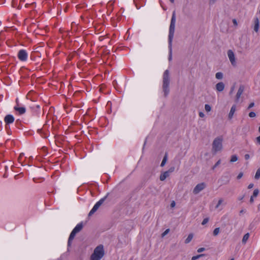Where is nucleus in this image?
<instances>
[{"label":"nucleus","instance_id":"1","mask_svg":"<svg viewBox=\"0 0 260 260\" xmlns=\"http://www.w3.org/2000/svg\"><path fill=\"white\" fill-rule=\"evenodd\" d=\"M176 23V14L175 12L174 11L172 14V17L171 20V23L169 28V60L171 61L172 59V42L174 37L175 27Z\"/></svg>","mask_w":260,"mask_h":260},{"label":"nucleus","instance_id":"2","mask_svg":"<svg viewBox=\"0 0 260 260\" xmlns=\"http://www.w3.org/2000/svg\"><path fill=\"white\" fill-rule=\"evenodd\" d=\"M170 83V72L168 70H166L162 76V91L164 96H167L170 92L169 85Z\"/></svg>","mask_w":260,"mask_h":260},{"label":"nucleus","instance_id":"3","mask_svg":"<svg viewBox=\"0 0 260 260\" xmlns=\"http://www.w3.org/2000/svg\"><path fill=\"white\" fill-rule=\"evenodd\" d=\"M105 255L104 246L100 244L96 246L90 256V260H101Z\"/></svg>","mask_w":260,"mask_h":260},{"label":"nucleus","instance_id":"4","mask_svg":"<svg viewBox=\"0 0 260 260\" xmlns=\"http://www.w3.org/2000/svg\"><path fill=\"white\" fill-rule=\"evenodd\" d=\"M223 138L222 137H218L216 138L212 143V151L216 153L218 151H220L222 149V143Z\"/></svg>","mask_w":260,"mask_h":260},{"label":"nucleus","instance_id":"5","mask_svg":"<svg viewBox=\"0 0 260 260\" xmlns=\"http://www.w3.org/2000/svg\"><path fill=\"white\" fill-rule=\"evenodd\" d=\"M83 228V224L82 222L79 223L75 226V228L72 231L69 240H68V245L70 246L72 240L74 239L76 235L80 232Z\"/></svg>","mask_w":260,"mask_h":260},{"label":"nucleus","instance_id":"6","mask_svg":"<svg viewBox=\"0 0 260 260\" xmlns=\"http://www.w3.org/2000/svg\"><path fill=\"white\" fill-rule=\"evenodd\" d=\"M106 198V197L101 199L99 201H98L93 206L92 209L91 210V211L89 212L88 214V216H91L93 214H94L97 210L99 209V208L101 206V205L104 203L105 199Z\"/></svg>","mask_w":260,"mask_h":260},{"label":"nucleus","instance_id":"7","mask_svg":"<svg viewBox=\"0 0 260 260\" xmlns=\"http://www.w3.org/2000/svg\"><path fill=\"white\" fill-rule=\"evenodd\" d=\"M206 186V184L204 182L198 184L193 189V193L194 194H198L200 191L203 190Z\"/></svg>","mask_w":260,"mask_h":260},{"label":"nucleus","instance_id":"8","mask_svg":"<svg viewBox=\"0 0 260 260\" xmlns=\"http://www.w3.org/2000/svg\"><path fill=\"white\" fill-rule=\"evenodd\" d=\"M227 54L231 64L233 66H235L236 65V61L234 52L232 50H229Z\"/></svg>","mask_w":260,"mask_h":260},{"label":"nucleus","instance_id":"9","mask_svg":"<svg viewBox=\"0 0 260 260\" xmlns=\"http://www.w3.org/2000/svg\"><path fill=\"white\" fill-rule=\"evenodd\" d=\"M18 57L21 61H26L27 58V53L25 50L21 49L18 53Z\"/></svg>","mask_w":260,"mask_h":260},{"label":"nucleus","instance_id":"10","mask_svg":"<svg viewBox=\"0 0 260 260\" xmlns=\"http://www.w3.org/2000/svg\"><path fill=\"white\" fill-rule=\"evenodd\" d=\"M17 106L14 107V109L16 111L18 112L20 114H23L25 113L26 110L24 107H19V103L18 101V99L16 100Z\"/></svg>","mask_w":260,"mask_h":260},{"label":"nucleus","instance_id":"11","mask_svg":"<svg viewBox=\"0 0 260 260\" xmlns=\"http://www.w3.org/2000/svg\"><path fill=\"white\" fill-rule=\"evenodd\" d=\"M259 21L257 17H255L253 20V30L257 32L259 30Z\"/></svg>","mask_w":260,"mask_h":260},{"label":"nucleus","instance_id":"12","mask_svg":"<svg viewBox=\"0 0 260 260\" xmlns=\"http://www.w3.org/2000/svg\"><path fill=\"white\" fill-rule=\"evenodd\" d=\"M244 90V86L243 85H240L236 96V101H238L239 99L241 97V95L243 93Z\"/></svg>","mask_w":260,"mask_h":260},{"label":"nucleus","instance_id":"13","mask_svg":"<svg viewBox=\"0 0 260 260\" xmlns=\"http://www.w3.org/2000/svg\"><path fill=\"white\" fill-rule=\"evenodd\" d=\"M4 120L7 124H10L14 122V118L12 115L9 114L5 116Z\"/></svg>","mask_w":260,"mask_h":260},{"label":"nucleus","instance_id":"14","mask_svg":"<svg viewBox=\"0 0 260 260\" xmlns=\"http://www.w3.org/2000/svg\"><path fill=\"white\" fill-rule=\"evenodd\" d=\"M215 87L218 91L221 92L224 90L225 85L223 82H220L216 84Z\"/></svg>","mask_w":260,"mask_h":260},{"label":"nucleus","instance_id":"15","mask_svg":"<svg viewBox=\"0 0 260 260\" xmlns=\"http://www.w3.org/2000/svg\"><path fill=\"white\" fill-rule=\"evenodd\" d=\"M236 106L235 105H234L232 107V108L230 110V113L229 114L228 117H229V119H231L233 118V115L236 111Z\"/></svg>","mask_w":260,"mask_h":260},{"label":"nucleus","instance_id":"16","mask_svg":"<svg viewBox=\"0 0 260 260\" xmlns=\"http://www.w3.org/2000/svg\"><path fill=\"white\" fill-rule=\"evenodd\" d=\"M259 193V190L258 189H255L254 190L253 194L251 196L250 199V203L251 204L253 203L254 202V198H256Z\"/></svg>","mask_w":260,"mask_h":260},{"label":"nucleus","instance_id":"17","mask_svg":"<svg viewBox=\"0 0 260 260\" xmlns=\"http://www.w3.org/2000/svg\"><path fill=\"white\" fill-rule=\"evenodd\" d=\"M169 176V172L166 171L161 174L160 176V180L161 181L165 180Z\"/></svg>","mask_w":260,"mask_h":260},{"label":"nucleus","instance_id":"18","mask_svg":"<svg viewBox=\"0 0 260 260\" xmlns=\"http://www.w3.org/2000/svg\"><path fill=\"white\" fill-rule=\"evenodd\" d=\"M249 237V234L247 233L245 234L242 239V243L245 244Z\"/></svg>","mask_w":260,"mask_h":260},{"label":"nucleus","instance_id":"19","mask_svg":"<svg viewBox=\"0 0 260 260\" xmlns=\"http://www.w3.org/2000/svg\"><path fill=\"white\" fill-rule=\"evenodd\" d=\"M192 238H193L192 234H189L187 238L185 239V243L186 244L189 243L191 241Z\"/></svg>","mask_w":260,"mask_h":260},{"label":"nucleus","instance_id":"20","mask_svg":"<svg viewBox=\"0 0 260 260\" xmlns=\"http://www.w3.org/2000/svg\"><path fill=\"white\" fill-rule=\"evenodd\" d=\"M167 158H168V156H167V154L166 153L165 155L164 156V158H163V159L161 161V163L160 164V166L161 167H163L166 163L167 162Z\"/></svg>","mask_w":260,"mask_h":260},{"label":"nucleus","instance_id":"21","mask_svg":"<svg viewBox=\"0 0 260 260\" xmlns=\"http://www.w3.org/2000/svg\"><path fill=\"white\" fill-rule=\"evenodd\" d=\"M215 77L217 79H222L223 78V74L221 72H217L215 74Z\"/></svg>","mask_w":260,"mask_h":260},{"label":"nucleus","instance_id":"22","mask_svg":"<svg viewBox=\"0 0 260 260\" xmlns=\"http://www.w3.org/2000/svg\"><path fill=\"white\" fill-rule=\"evenodd\" d=\"M259 177H260V168L257 170L255 175L254 176V178L255 179H258L259 178Z\"/></svg>","mask_w":260,"mask_h":260},{"label":"nucleus","instance_id":"23","mask_svg":"<svg viewBox=\"0 0 260 260\" xmlns=\"http://www.w3.org/2000/svg\"><path fill=\"white\" fill-rule=\"evenodd\" d=\"M219 232H220V228H216L213 231V235L216 236L218 235Z\"/></svg>","mask_w":260,"mask_h":260},{"label":"nucleus","instance_id":"24","mask_svg":"<svg viewBox=\"0 0 260 260\" xmlns=\"http://www.w3.org/2000/svg\"><path fill=\"white\" fill-rule=\"evenodd\" d=\"M238 160V157L236 155H232L230 160L231 162H234Z\"/></svg>","mask_w":260,"mask_h":260},{"label":"nucleus","instance_id":"25","mask_svg":"<svg viewBox=\"0 0 260 260\" xmlns=\"http://www.w3.org/2000/svg\"><path fill=\"white\" fill-rule=\"evenodd\" d=\"M205 109L206 112H209L211 111V106L209 105L206 104L205 105Z\"/></svg>","mask_w":260,"mask_h":260},{"label":"nucleus","instance_id":"26","mask_svg":"<svg viewBox=\"0 0 260 260\" xmlns=\"http://www.w3.org/2000/svg\"><path fill=\"white\" fill-rule=\"evenodd\" d=\"M203 256H204L203 254H199V255H198L196 256H193L192 257L191 260H196V259L199 258L200 257H202Z\"/></svg>","mask_w":260,"mask_h":260},{"label":"nucleus","instance_id":"27","mask_svg":"<svg viewBox=\"0 0 260 260\" xmlns=\"http://www.w3.org/2000/svg\"><path fill=\"white\" fill-rule=\"evenodd\" d=\"M169 232H170V230L169 229L166 230L165 231L164 233H162V234H161V237H164L167 234H168L169 233Z\"/></svg>","mask_w":260,"mask_h":260},{"label":"nucleus","instance_id":"28","mask_svg":"<svg viewBox=\"0 0 260 260\" xmlns=\"http://www.w3.org/2000/svg\"><path fill=\"white\" fill-rule=\"evenodd\" d=\"M249 116L251 118H253L256 116V114L254 112H251L249 113Z\"/></svg>","mask_w":260,"mask_h":260},{"label":"nucleus","instance_id":"29","mask_svg":"<svg viewBox=\"0 0 260 260\" xmlns=\"http://www.w3.org/2000/svg\"><path fill=\"white\" fill-rule=\"evenodd\" d=\"M222 202H223L222 199L219 200L218 203H217V205L216 206V208H218L219 207V206L222 204Z\"/></svg>","mask_w":260,"mask_h":260},{"label":"nucleus","instance_id":"30","mask_svg":"<svg viewBox=\"0 0 260 260\" xmlns=\"http://www.w3.org/2000/svg\"><path fill=\"white\" fill-rule=\"evenodd\" d=\"M208 221H209V219L208 218H206L204 219V220H203V221L202 222V224L205 225L208 222Z\"/></svg>","mask_w":260,"mask_h":260},{"label":"nucleus","instance_id":"31","mask_svg":"<svg viewBox=\"0 0 260 260\" xmlns=\"http://www.w3.org/2000/svg\"><path fill=\"white\" fill-rule=\"evenodd\" d=\"M205 248H203V247L200 248L198 249L197 251H198V252L200 253V252L204 251L205 250Z\"/></svg>","mask_w":260,"mask_h":260},{"label":"nucleus","instance_id":"32","mask_svg":"<svg viewBox=\"0 0 260 260\" xmlns=\"http://www.w3.org/2000/svg\"><path fill=\"white\" fill-rule=\"evenodd\" d=\"M220 164V160H219L217 161V162L213 166V169H214L215 168H216L217 166H218Z\"/></svg>","mask_w":260,"mask_h":260},{"label":"nucleus","instance_id":"33","mask_svg":"<svg viewBox=\"0 0 260 260\" xmlns=\"http://www.w3.org/2000/svg\"><path fill=\"white\" fill-rule=\"evenodd\" d=\"M243 175V173H242V172L240 173L237 176V179H239L241 178L242 177Z\"/></svg>","mask_w":260,"mask_h":260},{"label":"nucleus","instance_id":"34","mask_svg":"<svg viewBox=\"0 0 260 260\" xmlns=\"http://www.w3.org/2000/svg\"><path fill=\"white\" fill-rule=\"evenodd\" d=\"M199 116L202 118H203L205 116V114L202 112H200L199 113Z\"/></svg>","mask_w":260,"mask_h":260},{"label":"nucleus","instance_id":"35","mask_svg":"<svg viewBox=\"0 0 260 260\" xmlns=\"http://www.w3.org/2000/svg\"><path fill=\"white\" fill-rule=\"evenodd\" d=\"M254 106V103L253 102L252 103H251L248 107V109H250V108H251L252 107H253V106Z\"/></svg>","mask_w":260,"mask_h":260},{"label":"nucleus","instance_id":"36","mask_svg":"<svg viewBox=\"0 0 260 260\" xmlns=\"http://www.w3.org/2000/svg\"><path fill=\"white\" fill-rule=\"evenodd\" d=\"M175 205H176V203L175 202V201H172V203H171V207L172 208H173L175 206Z\"/></svg>","mask_w":260,"mask_h":260},{"label":"nucleus","instance_id":"37","mask_svg":"<svg viewBox=\"0 0 260 260\" xmlns=\"http://www.w3.org/2000/svg\"><path fill=\"white\" fill-rule=\"evenodd\" d=\"M245 159L248 160L250 158V156L248 154H246L244 156Z\"/></svg>","mask_w":260,"mask_h":260},{"label":"nucleus","instance_id":"38","mask_svg":"<svg viewBox=\"0 0 260 260\" xmlns=\"http://www.w3.org/2000/svg\"><path fill=\"white\" fill-rule=\"evenodd\" d=\"M256 141L260 145V136L257 137L256 138Z\"/></svg>","mask_w":260,"mask_h":260},{"label":"nucleus","instance_id":"39","mask_svg":"<svg viewBox=\"0 0 260 260\" xmlns=\"http://www.w3.org/2000/svg\"><path fill=\"white\" fill-rule=\"evenodd\" d=\"M253 187V184L250 183L248 186V188L250 189V188H252Z\"/></svg>","mask_w":260,"mask_h":260},{"label":"nucleus","instance_id":"40","mask_svg":"<svg viewBox=\"0 0 260 260\" xmlns=\"http://www.w3.org/2000/svg\"><path fill=\"white\" fill-rule=\"evenodd\" d=\"M233 23H234V24L235 25H236H236H237V24H237V20H236L235 19H234L233 20Z\"/></svg>","mask_w":260,"mask_h":260},{"label":"nucleus","instance_id":"41","mask_svg":"<svg viewBox=\"0 0 260 260\" xmlns=\"http://www.w3.org/2000/svg\"><path fill=\"white\" fill-rule=\"evenodd\" d=\"M216 0H210L209 3L210 4H214Z\"/></svg>","mask_w":260,"mask_h":260},{"label":"nucleus","instance_id":"42","mask_svg":"<svg viewBox=\"0 0 260 260\" xmlns=\"http://www.w3.org/2000/svg\"><path fill=\"white\" fill-rule=\"evenodd\" d=\"M246 212L245 210L244 209H242L240 211V214H242V213H244Z\"/></svg>","mask_w":260,"mask_h":260},{"label":"nucleus","instance_id":"43","mask_svg":"<svg viewBox=\"0 0 260 260\" xmlns=\"http://www.w3.org/2000/svg\"><path fill=\"white\" fill-rule=\"evenodd\" d=\"M23 155V153H21V154H20V156H19V158H18V160H19V161H20V160L21 159V157Z\"/></svg>","mask_w":260,"mask_h":260},{"label":"nucleus","instance_id":"44","mask_svg":"<svg viewBox=\"0 0 260 260\" xmlns=\"http://www.w3.org/2000/svg\"><path fill=\"white\" fill-rule=\"evenodd\" d=\"M173 171H174V168H172H172H171V169L169 170V173H170V172H172Z\"/></svg>","mask_w":260,"mask_h":260},{"label":"nucleus","instance_id":"45","mask_svg":"<svg viewBox=\"0 0 260 260\" xmlns=\"http://www.w3.org/2000/svg\"><path fill=\"white\" fill-rule=\"evenodd\" d=\"M170 2L172 3H173L174 2V0H170Z\"/></svg>","mask_w":260,"mask_h":260},{"label":"nucleus","instance_id":"46","mask_svg":"<svg viewBox=\"0 0 260 260\" xmlns=\"http://www.w3.org/2000/svg\"><path fill=\"white\" fill-rule=\"evenodd\" d=\"M258 132L260 133V126L258 127Z\"/></svg>","mask_w":260,"mask_h":260},{"label":"nucleus","instance_id":"47","mask_svg":"<svg viewBox=\"0 0 260 260\" xmlns=\"http://www.w3.org/2000/svg\"><path fill=\"white\" fill-rule=\"evenodd\" d=\"M28 95H29V94H27V95H26V98H27V99H28Z\"/></svg>","mask_w":260,"mask_h":260},{"label":"nucleus","instance_id":"48","mask_svg":"<svg viewBox=\"0 0 260 260\" xmlns=\"http://www.w3.org/2000/svg\"><path fill=\"white\" fill-rule=\"evenodd\" d=\"M231 260H234V258H232Z\"/></svg>","mask_w":260,"mask_h":260}]
</instances>
